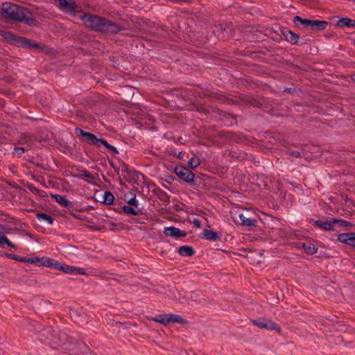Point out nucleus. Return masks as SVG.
Masks as SVG:
<instances>
[{
	"label": "nucleus",
	"instance_id": "nucleus-2",
	"mask_svg": "<svg viewBox=\"0 0 355 355\" xmlns=\"http://www.w3.org/2000/svg\"><path fill=\"white\" fill-rule=\"evenodd\" d=\"M80 19L87 27L102 33L116 34L121 30L116 23L94 15L83 14Z\"/></svg>",
	"mask_w": 355,
	"mask_h": 355
},
{
	"label": "nucleus",
	"instance_id": "nucleus-32",
	"mask_svg": "<svg viewBox=\"0 0 355 355\" xmlns=\"http://www.w3.org/2000/svg\"><path fill=\"white\" fill-rule=\"evenodd\" d=\"M7 257L11 259L25 263L26 257H19L18 255L12 254H8Z\"/></svg>",
	"mask_w": 355,
	"mask_h": 355
},
{
	"label": "nucleus",
	"instance_id": "nucleus-8",
	"mask_svg": "<svg viewBox=\"0 0 355 355\" xmlns=\"http://www.w3.org/2000/svg\"><path fill=\"white\" fill-rule=\"evenodd\" d=\"M164 234L166 236L173 238H180L186 236L187 233L184 231L180 230L179 228L174 226L167 227L164 229Z\"/></svg>",
	"mask_w": 355,
	"mask_h": 355
},
{
	"label": "nucleus",
	"instance_id": "nucleus-17",
	"mask_svg": "<svg viewBox=\"0 0 355 355\" xmlns=\"http://www.w3.org/2000/svg\"><path fill=\"white\" fill-rule=\"evenodd\" d=\"M178 253L183 257H191L194 254L195 250L191 246L182 245L178 248Z\"/></svg>",
	"mask_w": 355,
	"mask_h": 355
},
{
	"label": "nucleus",
	"instance_id": "nucleus-11",
	"mask_svg": "<svg viewBox=\"0 0 355 355\" xmlns=\"http://www.w3.org/2000/svg\"><path fill=\"white\" fill-rule=\"evenodd\" d=\"M51 268L57 269L59 270L63 271L66 274H72L73 275L74 272V266H69L64 263H62L60 261H55L53 259Z\"/></svg>",
	"mask_w": 355,
	"mask_h": 355
},
{
	"label": "nucleus",
	"instance_id": "nucleus-40",
	"mask_svg": "<svg viewBox=\"0 0 355 355\" xmlns=\"http://www.w3.org/2000/svg\"><path fill=\"white\" fill-rule=\"evenodd\" d=\"M354 46H355V42H354Z\"/></svg>",
	"mask_w": 355,
	"mask_h": 355
},
{
	"label": "nucleus",
	"instance_id": "nucleus-37",
	"mask_svg": "<svg viewBox=\"0 0 355 355\" xmlns=\"http://www.w3.org/2000/svg\"><path fill=\"white\" fill-rule=\"evenodd\" d=\"M193 224L195 225V227H201V222L200 220L197 219V218H195L193 220Z\"/></svg>",
	"mask_w": 355,
	"mask_h": 355
},
{
	"label": "nucleus",
	"instance_id": "nucleus-12",
	"mask_svg": "<svg viewBox=\"0 0 355 355\" xmlns=\"http://www.w3.org/2000/svg\"><path fill=\"white\" fill-rule=\"evenodd\" d=\"M338 240L343 243L355 247V233H342L338 236Z\"/></svg>",
	"mask_w": 355,
	"mask_h": 355
},
{
	"label": "nucleus",
	"instance_id": "nucleus-4",
	"mask_svg": "<svg viewBox=\"0 0 355 355\" xmlns=\"http://www.w3.org/2000/svg\"><path fill=\"white\" fill-rule=\"evenodd\" d=\"M3 36L5 37V38L6 40H8L9 41H11L12 42L20 43V44L25 46H28V47H32V48H37L38 47L37 44H36L35 42H32L31 40L25 39L24 37H17L12 33L9 32V31L5 32L3 34Z\"/></svg>",
	"mask_w": 355,
	"mask_h": 355
},
{
	"label": "nucleus",
	"instance_id": "nucleus-3",
	"mask_svg": "<svg viewBox=\"0 0 355 355\" xmlns=\"http://www.w3.org/2000/svg\"><path fill=\"white\" fill-rule=\"evenodd\" d=\"M176 175L182 180L187 183H192L194 182L195 175L188 168L183 166H177L174 169Z\"/></svg>",
	"mask_w": 355,
	"mask_h": 355
},
{
	"label": "nucleus",
	"instance_id": "nucleus-31",
	"mask_svg": "<svg viewBox=\"0 0 355 355\" xmlns=\"http://www.w3.org/2000/svg\"><path fill=\"white\" fill-rule=\"evenodd\" d=\"M101 144L103 145L105 148L112 151L114 154H118L119 151L114 146L109 144L106 140L104 139L101 141Z\"/></svg>",
	"mask_w": 355,
	"mask_h": 355
},
{
	"label": "nucleus",
	"instance_id": "nucleus-10",
	"mask_svg": "<svg viewBox=\"0 0 355 355\" xmlns=\"http://www.w3.org/2000/svg\"><path fill=\"white\" fill-rule=\"evenodd\" d=\"M76 132H78L81 136L85 137L86 141L91 145L99 146V143L101 144V141L103 139H98L94 134L87 132L80 128H77Z\"/></svg>",
	"mask_w": 355,
	"mask_h": 355
},
{
	"label": "nucleus",
	"instance_id": "nucleus-33",
	"mask_svg": "<svg viewBox=\"0 0 355 355\" xmlns=\"http://www.w3.org/2000/svg\"><path fill=\"white\" fill-rule=\"evenodd\" d=\"M73 275H85L87 272L85 268L74 266Z\"/></svg>",
	"mask_w": 355,
	"mask_h": 355
},
{
	"label": "nucleus",
	"instance_id": "nucleus-22",
	"mask_svg": "<svg viewBox=\"0 0 355 355\" xmlns=\"http://www.w3.org/2000/svg\"><path fill=\"white\" fill-rule=\"evenodd\" d=\"M153 320L156 322H159L162 324L166 325L170 323L169 314L157 315L155 318H153Z\"/></svg>",
	"mask_w": 355,
	"mask_h": 355
},
{
	"label": "nucleus",
	"instance_id": "nucleus-29",
	"mask_svg": "<svg viewBox=\"0 0 355 355\" xmlns=\"http://www.w3.org/2000/svg\"><path fill=\"white\" fill-rule=\"evenodd\" d=\"M122 209L123 212L128 215L131 216H137L139 214V211H137L133 207L129 206V205H124L122 207Z\"/></svg>",
	"mask_w": 355,
	"mask_h": 355
},
{
	"label": "nucleus",
	"instance_id": "nucleus-24",
	"mask_svg": "<svg viewBox=\"0 0 355 355\" xmlns=\"http://www.w3.org/2000/svg\"><path fill=\"white\" fill-rule=\"evenodd\" d=\"M36 217L40 220L46 221L49 225H53L54 222L53 218L45 213H37Z\"/></svg>",
	"mask_w": 355,
	"mask_h": 355
},
{
	"label": "nucleus",
	"instance_id": "nucleus-27",
	"mask_svg": "<svg viewBox=\"0 0 355 355\" xmlns=\"http://www.w3.org/2000/svg\"><path fill=\"white\" fill-rule=\"evenodd\" d=\"M114 197L110 191H105L103 194V202L107 205H112L114 202Z\"/></svg>",
	"mask_w": 355,
	"mask_h": 355
},
{
	"label": "nucleus",
	"instance_id": "nucleus-35",
	"mask_svg": "<svg viewBox=\"0 0 355 355\" xmlns=\"http://www.w3.org/2000/svg\"><path fill=\"white\" fill-rule=\"evenodd\" d=\"M25 152V149L22 147H15L14 148L13 154L16 155H21Z\"/></svg>",
	"mask_w": 355,
	"mask_h": 355
},
{
	"label": "nucleus",
	"instance_id": "nucleus-21",
	"mask_svg": "<svg viewBox=\"0 0 355 355\" xmlns=\"http://www.w3.org/2000/svg\"><path fill=\"white\" fill-rule=\"evenodd\" d=\"M302 248H303L304 252L309 254H314L317 252L318 248L314 244L311 243H302Z\"/></svg>",
	"mask_w": 355,
	"mask_h": 355
},
{
	"label": "nucleus",
	"instance_id": "nucleus-28",
	"mask_svg": "<svg viewBox=\"0 0 355 355\" xmlns=\"http://www.w3.org/2000/svg\"><path fill=\"white\" fill-rule=\"evenodd\" d=\"M200 159L199 157L193 156L188 162L189 166L191 168H195L200 164Z\"/></svg>",
	"mask_w": 355,
	"mask_h": 355
},
{
	"label": "nucleus",
	"instance_id": "nucleus-9",
	"mask_svg": "<svg viewBox=\"0 0 355 355\" xmlns=\"http://www.w3.org/2000/svg\"><path fill=\"white\" fill-rule=\"evenodd\" d=\"M51 198L54 199L59 205L67 208L69 210H74V204L67 200L65 196L60 194H51Z\"/></svg>",
	"mask_w": 355,
	"mask_h": 355
},
{
	"label": "nucleus",
	"instance_id": "nucleus-5",
	"mask_svg": "<svg viewBox=\"0 0 355 355\" xmlns=\"http://www.w3.org/2000/svg\"><path fill=\"white\" fill-rule=\"evenodd\" d=\"M25 263H27L29 264H34L37 266H45V267L51 268V266H52V263H53V259H51V258H49L46 257H26Z\"/></svg>",
	"mask_w": 355,
	"mask_h": 355
},
{
	"label": "nucleus",
	"instance_id": "nucleus-39",
	"mask_svg": "<svg viewBox=\"0 0 355 355\" xmlns=\"http://www.w3.org/2000/svg\"><path fill=\"white\" fill-rule=\"evenodd\" d=\"M352 80L355 82V73L352 76Z\"/></svg>",
	"mask_w": 355,
	"mask_h": 355
},
{
	"label": "nucleus",
	"instance_id": "nucleus-23",
	"mask_svg": "<svg viewBox=\"0 0 355 355\" xmlns=\"http://www.w3.org/2000/svg\"><path fill=\"white\" fill-rule=\"evenodd\" d=\"M8 247L16 249L17 246L13 244L3 234L0 233V248H3L4 245Z\"/></svg>",
	"mask_w": 355,
	"mask_h": 355
},
{
	"label": "nucleus",
	"instance_id": "nucleus-34",
	"mask_svg": "<svg viewBox=\"0 0 355 355\" xmlns=\"http://www.w3.org/2000/svg\"><path fill=\"white\" fill-rule=\"evenodd\" d=\"M128 203L130 205H132V206L135 207V208H137L138 207V205H139V202L136 199V196L135 195H134L132 198H131L130 200H128Z\"/></svg>",
	"mask_w": 355,
	"mask_h": 355
},
{
	"label": "nucleus",
	"instance_id": "nucleus-1",
	"mask_svg": "<svg viewBox=\"0 0 355 355\" xmlns=\"http://www.w3.org/2000/svg\"><path fill=\"white\" fill-rule=\"evenodd\" d=\"M0 13L1 17L6 19L23 22L30 26H36L37 24L33 13L27 8L19 6L11 2L2 3Z\"/></svg>",
	"mask_w": 355,
	"mask_h": 355
},
{
	"label": "nucleus",
	"instance_id": "nucleus-36",
	"mask_svg": "<svg viewBox=\"0 0 355 355\" xmlns=\"http://www.w3.org/2000/svg\"><path fill=\"white\" fill-rule=\"evenodd\" d=\"M291 155L295 157H300L301 154L300 151L297 150H293L291 152Z\"/></svg>",
	"mask_w": 355,
	"mask_h": 355
},
{
	"label": "nucleus",
	"instance_id": "nucleus-14",
	"mask_svg": "<svg viewBox=\"0 0 355 355\" xmlns=\"http://www.w3.org/2000/svg\"><path fill=\"white\" fill-rule=\"evenodd\" d=\"M282 35L285 40L292 44H296L298 42L299 35L290 30H283Z\"/></svg>",
	"mask_w": 355,
	"mask_h": 355
},
{
	"label": "nucleus",
	"instance_id": "nucleus-25",
	"mask_svg": "<svg viewBox=\"0 0 355 355\" xmlns=\"http://www.w3.org/2000/svg\"><path fill=\"white\" fill-rule=\"evenodd\" d=\"M169 320L170 323L178 322L180 324H184L187 322V320L184 318L177 314H169Z\"/></svg>",
	"mask_w": 355,
	"mask_h": 355
},
{
	"label": "nucleus",
	"instance_id": "nucleus-13",
	"mask_svg": "<svg viewBox=\"0 0 355 355\" xmlns=\"http://www.w3.org/2000/svg\"><path fill=\"white\" fill-rule=\"evenodd\" d=\"M333 218H329L327 220H317L314 221V224L324 231H334L336 230L334 223L332 222Z\"/></svg>",
	"mask_w": 355,
	"mask_h": 355
},
{
	"label": "nucleus",
	"instance_id": "nucleus-26",
	"mask_svg": "<svg viewBox=\"0 0 355 355\" xmlns=\"http://www.w3.org/2000/svg\"><path fill=\"white\" fill-rule=\"evenodd\" d=\"M293 22L295 24H297V22H300L305 27L310 28L311 19H303L300 16H295L293 19Z\"/></svg>",
	"mask_w": 355,
	"mask_h": 355
},
{
	"label": "nucleus",
	"instance_id": "nucleus-19",
	"mask_svg": "<svg viewBox=\"0 0 355 355\" xmlns=\"http://www.w3.org/2000/svg\"><path fill=\"white\" fill-rule=\"evenodd\" d=\"M202 238L209 241H216L219 236L217 232L206 229L202 233Z\"/></svg>",
	"mask_w": 355,
	"mask_h": 355
},
{
	"label": "nucleus",
	"instance_id": "nucleus-7",
	"mask_svg": "<svg viewBox=\"0 0 355 355\" xmlns=\"http://www.w3.org/2000/svg\"><path fill=\"white\" fill-rule=\"evenodd\" d=\"M60 8L66 12L75 14L78 12V6L73 0H58Z\"/></svg>",
	"mask_w": 355,
	"mask_h": 355
},
{
	"label": "nucleus",
	"instance_id": "nucleus-18",
	"mask_svg": "<svg viewBox=\"0 0 355 355\" xmlns=\"http://www.w3.org/2000/svg\"><path fill=\"white\" fill-rule=\"evenodd\" d=\"M239 218L241 221L243 225H245L248 227H254L257 224V220L254 218H247L243 214H239Z\"/></svg>",
	"mask_w": 355,
	"mask_h": 355
},
{
	"label": "nucleus",
	"instance_id": "nucleus-6",
	"mask_svg": "<svg viewBox=\"0 0 355 355\" xmlns=\"http://www.w3.org/2000/svg\"><path fill=\"white\" fill-rule=\"evenodd\" d=\"M252 322L258 327L266 329L276 330L279 331L280 328L278 324L266 318H259L252 320Z\"/></svg>",
	"mask_w": 355,
	"mask_h": 355
},
{
	"label": "nucleus",
	"instance_id": "nucleus-30",
	"mask_svg": "<svg viewBox=\"0 0 355 355\" xmlns=\"http://www.w3.org/2000/svg\"><path fill=\"white\" fill-rule=\"evenodd\" d=\"M332 222L334 223V225L335 224H337L340 227H345L346 228H348L349 227H351L352 225V224L350 223L349 222L343 219L333 218Z\"/></svg>",
	"mask_w": 355,
	"mask_h": 355
},
{
	"label": "nucleus",
	"instance_id": "nucleus-15",
	"mask_svg": "<svg viewBox=\"0 0 355 355\" xmlns=\"http://www.w3.org/2000/svg\"><path fill=\"white\" fill-rule=\"evenodd\" d=\"M328 22L326 21H320L311 19L310 28L313 31H322L327 28Z\"/></svg>",
	"mask_w": 355,
	"mask_h": 355
},
{
	"label": "nucleus",
	"instance_id": "nucleus-20",
	"mask_svg": "<svg viewBox=\"0 0 355 355\" xmlns=\"http://www.w3.org/2000/svg\"><path fill=\"white\" fill-rule=\"evenodd\" d=\"M76 177L78 178V179L88 181V182H89V180H93L95 179L94 175H93L92 173H91L90 172H89L87 170H83L80 172V173L77 175Z\"/></svg>",
	"mask_w": 355,
	"mask_h": 355
},
{
	"label": "nucleus",
	"instance_id": "nucleus-16",
	"mask_svg": "<svg viewBox=\"0 0 355 355\" xmlns=\"http://www.w3.org/2000/svg\"><path fill=\"white\" fill-rule=\"evenodd\" d=\"M337 26L340 28H352L355 27V20L348 17H341L337 22Z\"/></svg>",
	"mask_w": 355,
	"mask_h": 355
},
{
	"label": "nucleus",
	"instance_id": "nucleus-38",
	"mask_svg": "<svg viewBox=\"0 0 355 355\" xmlns=\"http://www.w3.org/2000/svg\"><path fill=\"white\" fill-rule=\"evenodd\" d=\"M28 188L31 191H32L33 193L38 191V189L35 187H34L33 184H28Z\"/></svg>",
	"mask_w": 355,
	"mask_h": 355
}]
</instances>
